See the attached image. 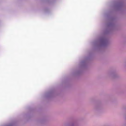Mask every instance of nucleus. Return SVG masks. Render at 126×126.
Returning a JSON list of instances; mask_svg holds the SVG:
<instances>
[{
	"instance_id": "f257e3e1",
	"label": "nucleus",
	"mask_w": 126,
	"mask_h": 126,
	"mask_svg": "<svg viewBox=\"0 0 126 126\" xmlns=\"http://www.w3.org/2000/svg\"><path fill=\"white\" fill-rule=\"evenodd\" d=\"M101 41L102 43H105V40H101Z\"/></svg>"
},
{
	"instance_id": "f03ea898",
	"label": "nucleus",
	"mask_w": 126,
	"mask_h": 126,
	"mask_svg": "<svg viewBox=\"0 0 126 126\" xmlns=\"http://www.w3.org/2000/svg\"><path fill=\"white\" fill-rule=\"evenodd\" d=\"M110 75L111 76H112V77H113V74H112V73H110Z\"/></svg>"
}]
</instances>
